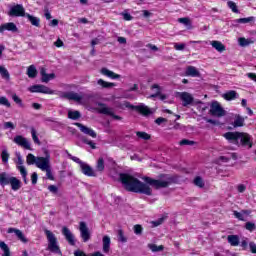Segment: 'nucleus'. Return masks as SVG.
Returning a JSON list of instances; mask_svg holds the SVG:
<instances>
[{"label":"nucleus","instance_id":"obj_16","mask_svg":"<svg viewBox=\"0 0 256 256\" xmlns=\"http://www.w3.org/2000/svg\"><path fill=\"white\" fill-rule=\"evenodd\" d=\"M5 31H11V33H17V31H19V28H17V25H15V23L8 22L0 26V33H5Z\"/></svg>","mask_w":256,"mask_h":256},{"label":"nucleus","instance_id":"obj_63","mask_svg":"<svg viewBox=\"0 0 256 256\" xmlns=\"http://www.w3.org/2000/svg\"><path fill=\"white\" fill-rule=\"evenodd\" d=\"M249 247L251 253H256V244L254 242H250Z\"/></svg>","mask_w":256,"mask_h":256},{"label":"nucleus","instance_id":"obj_38","mask_svg":"<svg viewBox=\"0 0 256 256\" xmlns=\"http://www.w3.org/2000/svg\"><path fill=\"white\" fill-rule=\"evenodd\" d=\"M26 163L27 165H37V157L33 154H28L26 157Z\"/></svg>","mask_w":256,"mask_h":256},{"label":"nucleus","instance_id":"obj_54","mask_svg":"<svg viewBox=\"0 0 256 256\" xmlns=\"http://www.w3.org/2000/svg\"><path fill=\"white\" fill-rule=\"evenodd\" d=\"M83 143L86 145H89L91 149H96L97 147L95 146V143L91 140H88L87 138H82Z\"/></svg>","mask_w":256,"mask_h":256},{"label":"nucleus","instance_id":"obj_30","mask_svg":"<svg viewBox=\"0 0 256 256\" xmlns=\"http://www.w3.org/2000/svg\"><path fill=\"white\" fill-rule=\"evenodd\" d=\"M148 249H150V251H152V253H159L161 251H164L165 249V246L163 245H160V246H157V244H148L147 245Z\"/></svg>","mask_w":256,"mask_h":256},{"label":"nucleus","instance_id":"obj_46","mask_svg":"<svg viewBox=\"0 0 256 256\" xmlns=\"http://www.w3.org/2000/svg\"><path fill=\"white\" fill-rule=\"evenodd\" d=\"M227 6L233 13H239V8H237V4L233 1H228Z\"/></svg>","mask_w":256,"mask_h":256},{"label":"nucleus","instance_id":"obj_13","mask_svg":"<svg viewBox=\"0 0 256 256\" xmlns=\"http://www.w3.org/2000/svg\"><path fill=\"white\" fill-rule=\"evenodd\" d=\"M76 127L80 129V131L82 133H84V135H88V137H92V139H97V133L95 132V130L77 122L75 123Z\"/></svg>","mask_w":256,"mask_h":256},{"label":"nucleus","instance_id":"obj_51","mask_svg":"<svg viewBox=\"0 0 256 256\" xmlns=\"http://www.w3.org/2000/svg\"><path fill=\"white\" fill-rule=\"evenodd\" d=\"M15 155L17 157V167H23V156H21V152H16Z\"/></svg>","mask_w":256,"mask_h":256},{"label":"nucleus","instance_id":"obj_43","mask_svg":"<svg viewBox=\"0 0 256 256\" xmlns=\"http://www.w3.org/2000/svg\"><path fill=\"white\" fill-rule=\"evenodd\" d=\"M251 21H255V17L250 16L248 18H239L235 20L236 23H242V24L251 23Z\"/></svg>","mask_w":256,"mask_h":256},{"label":"nucleus","instance_id":"obj_14","mask_svg":"<svg viewBox=\"0 0 256 256\" xmlns=\"http://www.w3.org/2000/svg\"><path fill=\"white\" fill-rule=\"evenodd\" d=\"M14 143H16V145H19L20 147H23L24 149H28L29 151H31V143L27 141V138L21 135H18L14 138Z\"/></svg>","mask_w":256,"mask_h":256},{"label":"nucleus","instance_id":"obj_12","mask_svg":"<svg viewBox=\"0 0 256 256\" xmlns=\"http://www.w3.org/2000/svg\"><path fill=\"white\" fill-rule=\"evenodd\" d=\"M62 97L64 99H68L69 101H75L76 103H81L83 101V94L82 93H77V92H65L62 94Z\"/></svg>","mask_w":256,"mask_h":256},{"label":"nucleus","instance_id":"obj_11","mask_svg":"<svg viewBox=\"0 0 256 256\" xmlns=\"http://www.w3.org/2000/svg\"><path fill=\"white\" fill-rule=\"evenodd\" d=\"M79 231L80 237L82 238L84 243H87V241L91 239V232H89V228L87 227V224L85 222H80Z\"/></svg>","mask_w":256,"mask_h":256},{"label":"nucleus","instance_id":"obj_33","mask_svg":"<svg viewBox=\"0 0 256 256\" xmlns=\"http://www.w3.org/2000/svg\"><path fill=\"white\" fill-rule=\"evenodd\" d=\"M27 75L30 79H35V77H37V68H35V65H30L28 67Z\"/></svg>","mask_w":256,"mask_h":256},{"label":"nucleus","instance_id":"obj_41","mask_svg":"<svg viewBox=\"0 0 256 256\" xmlns=\"http://www.w3.org/2000/svg\"><path fill=\"white\" fill-rule=\"evenodd\" d=\"M0 74H1L2 79H6V81H9V79H10L9 71L6 70L5 67L0 66Z\"/></svg>","mask_w":256,"mask_h":256},{"label":"nucleus","instance_id":"obj_58","mask_svg":"<svg viewBox=\"0 0 256 256\" xmlns=\"http://www.w3.org/2000/svg\"><path fill=\"white\" fill-rule=\"evenodd\" d=\"M163 221H165V218H159L156 221H152L153 227H159V225H163Z\"/></svg>","mask_w":256,"mask_h":256},{"label":"nucleus","instance_id":"obj_53","mask_svg":"<svg viewBox=\"0 0 256 256\" xmlns=\"http://www.w3.org/2000/svg\"><path fill=\"white\" fill-rule=\"evenodd\" d=\"M22 177H27V168L25 166H16Z\"/></svg>","mask_w":256,"mask_h":256},{"label":"nucleus","instance_id":"obj_2","mask_svg":"<svg viewBox=\"0 0 256 256\" xmlns=\"http://www.w3.org/2000/svg\"><path fill=\"white\" fill-rule=\"evenodd\" d=\"M225 139L235 145H241L242 147H248L251 149L253 143L251 142V136L245 132H226L224 134Z\"/></svg>","mask_w":256,"mask_h":256},{"label":"nucleus","instance_id":"obj_15","mask_svg":"<svg viewBox=\"0 0 256 256\" xmlns=\"http://www.w3.org/2000/svg\"><path fill=\"white\" fill-rule=\"evenodd\" d=\"M80 169L83 175H86L87 177H97V174L95 171H93V168L85 162L81 163Z\"/></svg>","mask_w":256,"mask_h":256},{"label":"nucleus","instance_id":"obj_22","mask_svg":"<svg viewBox=\"0 0 256 256\" xmlns=\"http://www.w3.org/2000/svg\"><path fill=\"white\" fill-rule=\"evenodd\" d=\"M233 215L239 221H245V215L246 216L251 215V210H241L240 212H238L237 210H234Z\"/></svg>","mask_w":256,"mask_h":256},{"label":"nucleus","instance_id":"obj_56","mask_svg":"<svg viewBox=\"0 0 256 256\" xmlns=\"http://www.w3.org/2000/svg\"><path fill=\"white\" fill-rule=\"evenodd\" d=\"M68 157H69V159L74 161V163H78V165H80V167H81V163H84L83 161H81V159H79L76 156H73L71 154H68Z\"/></svg>","mask_w":256,"mask_h":256},{"label":"nucleus","instance_id":"obj_7","mask_svg":"<svg viewBox=\"0 0 256 256\" xmlns=\"http://www.w3.org/2000/svg\"><path fill=\"white\" fill-rule=\"evenodd\" d=\"M8 15L9 17H26L27 13H25V8L22 4H16L10 7Z\"/></svg>","mask_w":256,"mask_h":256},{"label":"nucleus","instance_id":"obj_31","mask_svg":"<svg viewBox=\"0 0 256 256\" xmlns=\"http://www.w3.org/2000/svg\"><path fill=\"white\" fill-rule=\"evenodd\" d=\"M97 84L100 85V87H103V89H111V87H115V83L113 82H107L103 79H99L97 81Z\"/></svg>","mask_w":256,"mask_h":256},{"label":"nucleus","instance_id":"obj_49","mask_svg":"<svg viewBox=\"0 0 256 256\" xmlns=\"http://www.w3.org/2000/svg\"><path fill=\"white\" fill-rule=\"evenodd\" d=\"M135 235H143V226L136 224L133 227Z\"/></svg>","mask_w":256,"mask_h":256},{"label":"nucleus","instance_id":"obj_32","mask_svg":"<svg viewBox=\"0 0 256 256\" xmlns=\"http://www.w3.org/2000/svg\"><path fill=\"white\" fill-rule=\"evenodd\" d=\"M227 240L232 247H237L239 245V236L237 235H229Z\"/></svg>","mask_w":256,"mask_h":256},{"label":"nucleus","instance_id":"obj_40","mask_svg":"<svg viewBox=\"0 0 256 256\" xmlns=\"http://www.w3.org/2000/svg\"><path fill=\"white\" fill-rule=\"evenodd\" d=\"M136 136L138 139H143L144 141H149V139H151V135H149L147 132L137 131Z\"/></svg>","mask_w":256,"mask_h":256},{"label":"nucleus","instance_id":"obj_17","mask_svg":"<svg viewBox=\"0 0 256 256\" xmlns=\"http://www.w3.org/2000/svg\"><path fill=\"white\" fill-rule=\"evenodd\" d=\"M62 235H64L66 241H68L69 245H75V236L73 233H71V230L67 228V226H64L62 228Z\"/></svg>","mask_w":256,"mask_h":256},{"label":"nucleus","instance_id":"obj_27","mask_svg":"<svg viewBox=\"0 0 256 256\" xmlns=\"http://www.w3.org/2000/svg\"><path fill=\"white\" fill-rule=\"evenodd\" d=\"M245 126V118L239 114L235 116V120L233 122L234 129H237V127H244Z\"/></svg>","mask_w":256,"mask_h":256},{"label":"nucleus","instance_id":"obj_64","mask_svg":"<svg viewBox=\"0 0 256 256\" xmlns=\"http://www.w3.org/2000/svg\"><path fill=\"white\" fill-rule=\"evenodd\" d=\"M74 256H88V255H86V253L81 250H76L74 251Z\"/></svg>","mask_w":256,"mask_h":256},{"label":"nucleus","instance_id":"obj_21","mask_svg":"<svg viewBox=\"0 0 256 256\" xmlns=\"http://www.w3.org/2000/svg\"><path fill=\"white\" fill-rule=\"evenodd\" d=\"M225 101H233L239 98V94L235 90H229L222 95Z\"/></svg>","mask_w":256,"mask_h":256},{"label":"nucleus","instance_id":"obj_55","mask_svg":"<svg viewBox=\"0 0 256 256\" xmlns=\"http://www.w3.org/2000/svg\"><path fill=\"white\" fill-rule=\"evenodd\" d=\"M12 99L14 102H16L17 105H19L20 107H23V101L21 100V98H19V96H17V94H14L12 96Z\"/></svg>","mask_w":256,"mask_h":256},{"label":"nucleus","instance_id":"obj_42","mask_svg":"<svg viewBox=\"0 0 256 256\" xmlns=\"http://www.w3.org/2000/svg\"><path fill=\"white\" fill-rule=\"evenodd\" d=\"M151 89H157V92L155 94L150 95V99H155V97H159V95H161V88L159 87V84H153L151 86Z\"/></svg>","mask_w":256,"mask_h":256},{"label":"nucleus","instance_id":"obj_37","mask_svg":"<svg viewBox=\"0 0 256 256\" xmlns=\"http://www.w3.org/2000/svg\"><path fill=\"white\" fill-rule=\"evenodd\" d=\"M178 22L182 23V25H185V27H187V29H193V26L191 24V20L188 17L179 18Z\"/></svg>","mask_w":256,"mask_h":256},{"label":"nucleus","instance_id":"obj_34","mask_svg":"<svg viewBox=\"0 0 256 256\" xmlns=\"http://www.w3.org/2000/svg\"><path fill=\"white\" fill-rule=\"evenodd\" d=\"M0 249L3 251L2 256H11V250L5 242H0Z\"/></svg>","mask_w":256,"mask_h":256},{"label":"nucleus","instance_id":"obj_61","mask_svg":"<svg viewBox=\"0 0 256 256\" xmlns=\"http://www.w3.org/2000/svg\"><path fill=\"white\" fill-rule=\"evenodd\" d=\"M48 191H50V193L57 194L59 191V188L55 185H50L48 186Z\"/></svg>","mask_w":256,"mask_h":256},{"label":"nucleus","instance_id":"obj_57","mask_svg":"<svg viewBox=\"0 0 256 256\" xmlns=\"http://www.w3.org/2000/svg\"><path fill=\"white\" fill-rule=\"evenodd\" d=\"M43 171H46V177H48L51 181L55 179V177H53V173L51 172V166Z\"/></svg>","mask_w":256,"mask_h":256},{"label":"nucleus","instance_id":"obj_45","mask_svg":"<svg viewBox=\"0 0 256 256\" xmlns=\"http://www.w3.org/2000/svg\"><path fill=\"white\" fill-rule=\"evenodd\" d=\"M1 159L4 164L9 163V151L7 149L2 150Z\"/></svg>","mask_w":256,"mask_h":256},{"label":"nucleus","instance_id":"obj_4","mask_svg":"<svg viewBox=\"0 0 256 256\" xmlns=\"http://www.w3.org/2000/svg\"><path fill=\"white\" fill-rule=\"evenodd\" d=\"M126 107L127 109H132V111H137V113H140V115H143L144 117H149V115H153V110L143 103L135 106L127 102Z\"/></svg>","mask_w":256,"mask_h":256},{"label":"nucleus","instance_id":"obj_35","mask_svg":"<svg viewBox=\"0 0 256 256\" xmlns=\"http://www.w3.org/2000/svg\"><path fill=\"white\" fill-rule=\"evenodd\" d=\"M68 119H72L73 121H77V119H81V112L75 110V111H69L68 112Z\"/></svg>","mask_w":256,"mask_h":256},{"label":"nucleus","instance_id":"obj_19","mask_svg":"<svg viewBox=\"0 0 256 256\" xmlns=\"http://www.w3.org/2000/svg\"><path fill=\"white\" fill-rule=\"evenodd\" d=\"M12 179H13V176L7 174V172L0 173V185H1V187H5L6 185H10Z\"/></svg>","mask_w":256,"mask_h":256},{"label":"nucleus","instance_id":"obj_23","mask_svg":"<svg viewBox=\"0 0 256 256\" xmlns=\"http://www.w3.org/2000/svg\"><path fill=\"white\" fill-rule=\"evenodd\" d=\"M186 75L188 77H201V72L195 66H188L186 68Z\"/></svg>","mask_w":256,"mask_h":256},{"label":"nucleus","instance_id":"obj_59","mask_svg":"<svg viewBox=\"0 0 256 256\" xmlns=\"http://www.w3.org/2000/svg\"><path fill=\"white\" fill-rule=\"evenodd\" d=\"M195 141H191V140H187V139H183L179 142V145H194Z\"/></svg>","mask_w":256,"mask_h":256},{"label":"nucleus","instance_id":"obj_6","mask_svg":"<svg viewBox=\"0 0 256 256\" xmlns=\"http://www.w3.org/2000/svg\"><path fill=\"white\" fill-rule=\"evenodd\" d=\"M44 153H45V157H37V162H36V167H38V169H41V171H45V169H48L49 167H51L49 165L51 161V155L47 150H45Z\"/></svg>","mask_w":256,"mask_h":256},{"label":"nucleus","instance_id":"obj_48","mask_svg":"<svg viewBox=\"0 0 256 256\" xmlns=\"http://www.w3.org/2000/svg\"><path fill=\"white\" fill-rule=\"evenodd\" d=\"M194 185H196V187H200V188L205 187V183L203 182V178H201V176L196 177L194 179Z\"/></svg>","mask_w":256,"mask_h":256},{"label":"nucleus","instance_id":"obj_26","mask_svg":"<svg viewBox=\"0 0 256 256\" xmlns=\"http://www.w3.org/2000/svg\"><path fill=\"white\" fill-rule=\"evenodd\" d=\"M28 21L31 23V25H33L34 27H41V19H39L38 17H35L29 13H26V16Z\"/></svg>","mask_w":256,"mask_h":256},{"label":"nucleus","instance_id":"obj_8","mask_svg":"<svg viewBox=\"0 0 256 256\" xmlns=\"http://www.w3.org/2000/svg\"><path fill=\"white\" fill-rule=\"evenodd\" d=\"M98 113H101L102 115H109L110 117H113V119H116V121H121V116L115 115L113 113V109L107 107L104 103H98Z\"/></svg>","mask_w":256,"mask_h":256},{"label":"nucleus","instance_id":"obj_60","mask_svg":"<svg viewBox=\"0 0 256 256\" xmlns=\"http://www.w3.org/2000/svg\"><path fill=\"white\" fill-rule=\"evenodd\" d=\"M37 179H39L37 172L32 173V175H31L32 185H37Z\"/></svg>","mask_w":256,"mask_h":256},{"label":"nucleus","instance_id":"obj_3","mask_svg":"<svg viewBox=\"0 0 256 256\" xmlns=\"http://www.w3.org/2000/svg\"><path fill=\"white\" fill-rule=\"evenodd\" d=\"M45 235L48 241L47 250L50 251V253H55V255L62 256L63 252H61V248L59 247L57 237H55V234H53L51 230H45Z\"/></svg>","mask_w":256,"mask_h":256},{"label":"nucleus","instance_id":"obj_20","mask_svg":"<svg viewBox=\"0 0 256 256\" xmlns=\"http://www.w3.org/2000/svg\"><path fill=\"white\" fill-rule=\"evenodd\" d=\"M7 233H15L16 237L19 239V241H22V243H27L29 240L25 237L23 232L16 228H8Z\"/></svg>","mask_w":256,"mask_h":256},{"label":"nucleus","instance_id":"obj_5","mask_svg":"<svg viewBox=\"0 0 256 256\" xmlns=\"http://www.w3.org/2000/svg\"><path fill=\"white\" fill-rule=\"evenodd\" d=\"M209 113L212 117H225L227 115V111L222 108L218 101H213L211 103Z\"/></svg>","mask_w":256,"mask_h":256},{"label":"nucleus","instance_id":"obj_18","mask_svg":"<svg viewBox=\"0 0 256 256\" xmlns=\"http://www.w3.org/2000/svg\"><path fill=\"white\" fill-rule=\"evenodd\" d=\"M102 251L108 254L111 251V237L105 235L102 238Z\"/></svg>","mask_w":256,"mask_h":256},{"label":"nucleus","instance_id":"obj_25","mask_svg":"<svg viewBox=\"0 0 256 256\" xmlns=\"http://www.w3.org/2000/svg\"><path fill=\"white\" fill-rule=\"evenodd\" d=\"M10 185L12 191H19L21 189V180H19L17 177L13 176L12 179L10 180Z\"/></svg>","mask_w":256,"mask_h":256},{"label":"nucleus","instance_id":"obj_47","mask_svg":"<svg viewBox=\"0 0 256 256\" xmlns=\"http://www.w3.org/2000/svg\"><path fill=\"white\" fill-rule=\"evenodd\" d=\"M118 241L120 243H127V237H125V233H123V230H118Z\"/></svg>","mask_w":256,"mask_h":256},{"label":"nucleus","instance_id":"obj_36","mask_svg":"<svg viewBox=\"0 0 256 256\" xmlns=\"http://www.w3.org/2000/svg\"><path fill=\"white\" fill-rule=\"evenodd\" d=\"M96 171L103 173L105 171V160L103 158H99L96 164Z\"/></svg>","mask_w":256,"mask_h":256},{"label":"nucleus","instance_id":"obj_50","mask_svg":"<svg viewBox=\"0 0 256 256\" xmlns=\"http://www.w3.org/2000/svg\"><path fill=\"white\" fill-rule=\"evenodd\" d=\"M0 105H4V107H11V103L5 96H0Z\"/></svg>","mask_w":256,"mask_h":256},{"label":"nucleus","instance_id":"obj_39","mask_svg":"<svg viewBox=\"0 0 256 256\" xmlns=\"http://www.w3.org/2000/svg\"><path fill=\"white\" fill-rule=\"evenodd\" d=\"M40 75L42 77V83H49V74H47V70L45 68H41Z\"/></svg>","mask_w":256,"mask_h":256},{"label":"nucleus","instance_id":"obj_44","mask_svg":"<svg viewBox=\"0 0 256 256\" xmlns=\"http://www.w3.org/2000/svg\"><path fill=\"white\" fill-rule=\"evenodd\" d=\"M31 135L34 143H36V145H41V141L39 140V137H37V130H35L34 127L31 128Z\"/></svg>","mask_w":256,"mask_h":256},{"label":"nucleus","instance_id":"obj_52","mask_svg":"<svg viewBox=\"0 0 256 256\" xmlns=\"http://www.w3.org/2000/svg\"><path fill=\"white\" fill-rule=\"evenodd\" d=\"M245 229H247V231H251V232L255 231V229H256L255 223L246 222Z\"/></svg>","mask_w":256,"mask_h":256},{"label":"nucleus","instance_id":"obj_1","mask_svg":"<svg viewBox=\"0 0 256 256\" xmlns=\"http://www.w3.org/2000/svg\"><path fill=\"white\" fill-rule=\"evenodd\" d=\"M159 178L160 179H153L146 176L143 178L146 183L145 184L130 174L120 173L119 175L120 183H122L126 191H130L131 193H140L142 195H147L148 197L153 195L151 187H154V189H167V187L175 181L173 177L167 174H161Z\"/></svg>","mask_w":256,"mask_h":256},{"label":"nucleus","instance_id":"obj_10","mask_svg":"<svg viewBox=\"0 0 256 256\" xmlns=\"http://www.w3.org/2000/svg\"><path fill=\"white\" fill-rule=\"evenodd\" d=\"M31 93H44L45 95H53V90L41 84L33 85L30 88Z\"/></svg>","mask_w":256,"mask_h":256},{"label":"nucleus","instance_id":"obj_28","mask_svg":"<svg viewBox=\"0 0 256 256\" xmlns=\"http://www.w3.org/2000/svg\"><path fill=\"white\" fill-rule=\"evenodd\" d=\"M210 45L216 49V51H218V53H223V51H225V46L221 43V41H217V40H214V41H211L210 42Z\"/></svg>","mask_w":256,"mask_h":256},{"label":"nucleus","instance_id":"obj_9","mask_svg":"<svg viewBox=\"0 0 256 256\" xmlns=\"http://www.w3.org/2000/svg\"><path fill=\"white\" fill-rule=\"evenodd\" d=\"M177 97H179L182 101L183 107H188V105H193V95L189 94L188 92H177Z\"/></svg>","mask_w":256,"mask_h":256},{"label":"nucleus","instance_id":"obj_24","mask_svg":"<svg viewBox=\"0 0 256 256\" xmlns=\"http://www.w3.org/2000/svg\"><path fill=\"white\" fill-rule=\"evenodd\" d=\"M101 73H102V75H105L106 77H109L110 79H121V75L116 74L115 72H113L107 68H102Z\"/></svg>","mask_w":256,"mask_h":256},{"label":"nucleus","instance_id":"obj_29","mask_svg":"<svg viewBox=\"0 0 256 256\" xmlns=\"http://www.w3.org/2000/svg\"><path fill=\"white\" fill-rule=\"evenodd\" d=\"M253 43H255V41L246 39L245 37H240L238 39V45H240V47H249V45H253Z\"/></svg>","mask_w":256,"mask_h":256},{"label":"nucleus","instance_id":"obj_62","mask_svg":"<svg viewBox=\"0 0 256 256\" xmlns=\"http://www.w3.org/2000/svg\"><path fill=\"white\" fill-rule=\"evenodd\" d=\"M122 17L125 21H132L133 16H131V14L127 13V12H123L122 13Z\"/></svg>","mask_w":256,"mask_h":256}]
</instances>
